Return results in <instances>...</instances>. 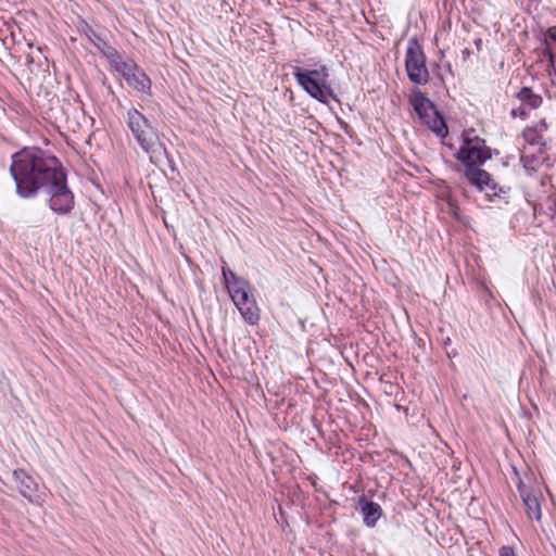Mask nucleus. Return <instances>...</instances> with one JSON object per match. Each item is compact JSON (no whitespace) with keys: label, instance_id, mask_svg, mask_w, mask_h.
I'll return each instance as SVG.
<instances>
[{"label":"nucleus","instance_id":"nucleus-1","mask_svg":"<svg viewBox=\"0 0 556 556\" xmlns=\"http://www.w3.org/2000/svg\"><path fill=\"white\" fill-rule=\"evenodd\" d=\"M10 174L16 193L22 198L35 197L43 191L49 207L59 215L72 212L74 193L67 186V176L60 161L38 148L23 149L12 155Z\"/></svg>","mask_w":556,"mask_h":556},{"label":"nucleus","instance_id":"nucleus-2","mask_svg":"<svg viewBox=\"0 0 556 556\" xmlns=\"http://www.w3.org/2000/svg\"><path fill=\"white\" fill-rule=\"evenodd\" d=\"M472 132L473 130L464 135L463 144L455 154L456 160L464 166L463 169L458 166L456 169L462 172L467 181L480 192H483L489 200H493L495 197L501 198L506 193V190L495 182L486 170L480 167L491 159V149L486 146L484 139L479 136H471Z\"/></svg>","mask_w":556,"mask_h":556},{"label":"nucleus","instance_id":"nucleus-3","mask_svg":"<svg viewBox=\"0 0 556 556\" xmlns=\"http://www.w3.org/2000/svg\"><path fill=\"white\" fill-rule=\"evenodd\" d=\"M126 123L138 144L149 154L150 161L156 165L161 164L166 157V150L148 118L140 111L131 108L127 111Z\"/></svg>","mask_w":556,"mask_h":556},{"label":"nucleus","instance_id":"nucleus-4","mask_svg":"<svg viewBox=\"0 0 556 556\" xmlns=\"http://www.w3.org/2000/svg\"><path fill=\"white\" fill-rule=\"evenodd\" d=\"M409 102L419 118L430 130L440 137L447 135L448 130L443 117L438 112L434 103L422 91L419 89L414 90Z\"/></svg>","mask_w":556,"mask_h":556},{"label":"nucleus","instance_id":"nucleus-5","mask_svg":"<svg viewBox=\"0 0 556 556\" xmlns=\"http://www.w3.org/2000/svg\"><path fill=\"white\" fill-rule=\"evenodd\" d=\"M293 75L298 83L315 99L319 101L326 100V84L328 78V68L321 66L317 70L303 72L295 68Z\"/></svg>","mask_w":556,"mask_h":556},{"label":"nucleus","instance_id":"nucleus-6","mask_svg":"<svg viewBox=\"0 0 556 556\" xmlns=\"http://www.w3.org/2000/svg\"><path fill=\"white\" fill-rule=\"evenodd\" d=\"M405 67L409 80L415 85H425L430 75L426 66V55L416 42H409L405 55Z\"/></svg>","mask_w":556,"mask_h":556},{"label":"nucleus","instance_id":"nucleus-7","mask_svg":"<svg viewBox=\"0 0 556 556\" xmlns=\"http://www.w3.org/2000/svg\"><path fill=\"white\" fill-rule=\"evenodd\" d=\"M232 301L237 308L240 311L242 317L254 325L257 323L260 318L258 308L256 306L255 300L252 294H250V289H244L243 291H236V295H232Z\"/></svg>","mask_w":556,"mask_h":556},{"label":"nucleus","instance_id":"nucleus-8","mask_svg":"<svg viewBox=\"0 0 556 556\" xmlns=\"http://www.w3.org/2000/svg\"><path fill=\"white\" fill-rule=\"evenodd\" d=\"M12 477L20 494L27 498L29 502H34V496L37 490V484L34 479L23 469L14 470Z\"/></svg>","mask_w":556,"mask_h":556},{"label":"nucleus","instance_id":"nucleus-9","mask_svg":"<svg viewBox=\"0 0 556 556\" xmlns=\"http://www.w3.org/2000/svg\"><path fill=\"white\" fill-rule=\"evenodd\" d=\"M358 506L364 516V523L369 528H374L382 516L381 506L378 503L368 501L365 495L359 497Z\"/></svg>","mask_w":556,"mask_h":556},{"label":"nucleus","instance_id":"nucleus-10","mask_svg":"<svg viewBox=\"0 0 556 556\" xmlns=\"http://www.w3.org/2000/svg\"><path fill=\"white\" fill-rule=\"evenodd\" d=\"M518 491L522 498L528 517L540 521L542 514L538 497L533 495L521 481L518 483Z\"/></svg>","mask_w":556,"mask_h":556},{"label":"nucleus","instance_id":"nucleus-11","mask_svg":"<svg viewBox=\"0 0 556 556\" xmlns=\"http://www.w3.org/2000/svg\"><path fill=\"white\" fill-rule=\"evenodd\" d=\"M108 60L125 80L130 77L131 73H135V71L139 68L132 60H124L117 50Z\"/></svg>","mask_w":556,"mask_h":556},{"label":"nucleus","instance_id":"nucleus-12","mask_svg":"<svg viewBox=\"0 0 556 556\" xmlns=\"http://www.w3.org/2000/svg\"><path fill=\"white\" fill-rule=\"evenodd\" d=\"M108 60L125 80L130 77L131 73H135V71L139 68L132 60H124L117 50Z\"/></svg>","mask_w":556,"mask_h":556},{"label":"nucleus","instance_id":"nucleus-13","mask_svg":"<svg viewBox=\"0 0 556 556\" xmlns=\"http://www.w3.org/2000/svg\"><path fill=\"white\" fill-rule=\"evenodd\" d=\"M516 98L525 105L528 110H535L541 106L543 99L540 94H536L529 87H522L517 93Z\"/></svg>","mask_w":556,"mask_h":556},{"label":"nucleus","instance_id":"nucleus-14","mask_svg":"<svg viewBox=\"0 0 556 556\" xmlns=\"http://www.w3.org/2000/svg\"><path fill=\"white\" fill-rule=\"evenodd\" d=\"M126 83L128 86L142 93L148 92L151 88L150 78L140 67L135 71V73H131L130 77L126 79Z\"/></svg>","mask_w":556,"mask_h":556},{"label":"nucleus","instance_id":"nucleus-15","mask_svg":"<svg viewBox=\"0 0 556 556\" xmlns=\"http://www.w3.org/2000/svg\"><path fill=\"white\" fill-rule=\"evenodd\" d=\"M88 40L106 58L109 59L116 49L103 40L93 29L88 28L86 31Z\"/></svg>","mask_w":556,"mask_h":556},{"label":"nucleus","instance_id":"nucleus-16","mask_svg":"<svg viewBox=\"0 0 556 556\" xmlns=\"http://www.w3.org/2000/svg\"><path fill=\"white\" fill-rule=\"evenodd\" d=\"M522 137L525 141L531 146H543L544 144V138L540 134L538 127H527L522 131Z\"/></svg>","mask_w":556,"mask_h":556},{"label":"nucleus","instance_id":"nucleus-17","mask_svg":"<svg viewBox=\"0 0 556 556\" xmlns=\"http://www.w3.org/2000/svg\"><path fill=\"white\" fill-rule=\"evenodd\" d=\"M226 287H227V290L231 298H232V295H236L237 290H238V292H240V291H243L244 289H250L248 281H245L244 279H241V278L233 280L232 282L228 283Z\"/></svg>","mask_w":556,"mask_h":556},{"label":"nucleus","instance_id":"nucleus-18","mask_svg":"<svg viewBox=\"0 0 556 556\" xmlns=\"http://www.w3.org/2000/svg\"><path fill=\"white\" fill-rule=\"evenodd\" d=\"M510 116L514 118L520 117L522 119H526L528 117V109L525 108V105H520L519 108L513 109L510 111Z\"/></svg>","mask_w":556,"mask_h":556},{"label":"nucleus","instance_id":"nucleus-19","mask_svg":"<svg viewBox=\"0 0 556 556\" xmlns=\"http://www.w3.org/2000/svg\"><path fill=\"white\" fill-rule=\"evenodd\" d=\"M223 277L226 286L233 280L239 279V277L228 267H223Z\"/></svg>","mask_w":556,"mask_h":556},{"label":"nucleus","instance_id":"nucleus-20","mask_svg":"<svg viewBox=\"0 0 556 556\" xmlns=\"http://www.w3.org/2000/svg\"><path fill=\"white\" fill-rule=\"evenodd\" d=\"M500 555L501 556H516L514 549L510 546H503L500 549Z\"/></svg>","mask_w":556,"mask_h":556},{"label":"nucleus","instance_id":"nucleus-21","mask_svg":"<svg viewBox=\"0 0 556 556\" xmlns=\"http://www.w3.org/2000/svg\"><path fill=\"white\" fill-rule=\"evenodd\" d=\"M470 54H471V50L470 49H468V48L463 49L462 50V60L464 62H466L468 60V58L470 56Z\"/></svg>","mask_w":556,"mask_h":556},{"label":"nucleus","instance_id":"nucleus-22","mask_svg":"<svg viewBox=\"0 0 556 556\" xmlns=\"http://www.w3.org/2000/svg\"><path fill=\"white\" fill-rule=\"evenodd\" d=\"M535 127H538L540 132L545 131L547 129V123L545 119H541Z\"/></svg>","mask_w":556,"mask_h":556},{"label":"nucleus","instance_id":"nucleus-23","mask_svg":"<svg viewBox=\"0 0 556 556\" xmlns=\"http://www.w3.org/2000/svg\"><path fill=\"white\" fill-rule=\"evenodd\" d=\"M548 37L556 42V27H552L547 31Z\"/></svg>","mask_w":556,"mask_h":556},{"label":"nucleus","instance_id":"nucleus-24","mask_svg":"<svg viewBox=\"0 0 556 556\" xmlns=\"http://www.w3.org/2000/svg\"><path fill=\"white\" fill-rule=\"evenodd\" d=\"M475 46H476L477 50L480 51L482 49V39L481 38H477L475 40Z\"/></svg>","mask_w":556,"mask_h":556},{"label":"nucleus","instance_id":"nucleus-25","mask_svg":"<svg viewBox=\"0 0 556 556\" xmlns=\"http://www.w3.org/2000/svg\"><path fill=\"white\" fill-rule=\"evenodd\" d=\"M26 60L27 64H31L34 62V58L30 54H27Z\"/></svg>","mask_w":556,"mask_h":556}]
</instances>
